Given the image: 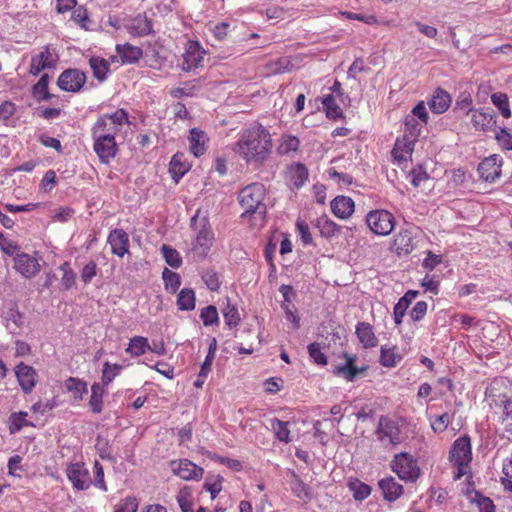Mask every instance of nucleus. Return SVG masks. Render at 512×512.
<instances>
[{
	"label": "nucleus",
	"instance_id": "f257e3e1",
	"mask_svg": "<svg viewBox=\"0 0 512 512\" xmlns=\"http://www.w3.org/2000/svg\"><path fill=\"white\" fill-rule=\"evenodd\" d=\"M232 150L247 164L263 165L273 152V137L260 123L243 128Z\"/></svg>",
	"mask_w": 512,
	"mask_h": 512
},
{
	"label": "nucleus",
	"instance_id": "f03ea898",
	"mask_svg": "<svg viewBox=\"0 0 512 512\" xmlns=\"http://www.w3.org/2000/svg\"><path fill=\"white\" fill-rule=\"evenodd\" d=\"M65 473L74 489L83 491L94 485L103 491H107L104 468L98 460L95 461L93 467L94 478L91 477L89 469L82 461L68 464Z\"/></svg>",
	"mask_w": 512,
	"mask_h": 512
},
{
	"label": "nucleus",
	"instance_id": "7ed1b4c3",
	"mask_svg": "<svg viewBox=\"0 0 512 512\" xmlns=\"http://www.w3.org/2000/svg\"><path fill=\"white\" fill-rule=\"evenodd\" d=\"M239 204L244 210L241 215L243 219L248 215L258 213L261 218L267 213V206L264 204L265 186L263 183L254 182L242 188L238 195Z\"/></svg>",
	"mask_w": 512,
	"mask_h": 512
},
{
	"label": "nucleus",
	"instance_id": "20e7f679",
	"mask_svg": "<svg viewBox=\"0 0 512 512\" xmlns=\"http://www.w3.org/2000/svg\"><path fill=\"white\" fill-rule=\"evenodd\" d=\"M471 444L466 436L457 438L449 451V459L455 468L454 479L470 474Z\"/></svg>",
	"mask_w": 512,
	"mask_h": 512
},
{
	"label": "nucleus",
	"instance_id": "39448f33",
	"mask_svg": "<svg viewBox=\"0 0 512 512\" xmlns=\"http://www.w3.org/2000/svg\"><path fill=\"white\" fill-rule=\"evenodd\" d=\"M128 123L127 113L118 109L112 114H104L98 118L92 128V137L114 138L121 131L124 124Z\"/></svg>",
	"mask_w": 512,
	"mask_h": 512
},
{
	"label": "nucleus",
	"instance_id": "423d86ee",
	"mask_svg": "<svg viewBox=\"0 0 512 512\" xmlns=\"http://www.w3.org/2000/svg\"><path fill=\"white\" fill-rule=\"evenodd\" d=\"M391 469L404 481L414 482L421 475L417 459L407 452H401L394 456L391 461Z\"/></svg>",
	"mask_w": 512,
	"mask_h": 512
},
{
	"label": "nucleus",
	"instance_id": "0eeeda50",
	"mask_svg": "<svg viewBox=\"0 0 512 512\" xmlns=\"http://www.w3.org/2000/svg\"><path fill=\"white\" fill-rule=\"evenodd\" d=\"M370 231L377 236H388L395 228V216L388 210H371L366 216Z\"/></svg>",
	"mask_w": 512,
	"mask_h": 512
},
{
	"label": "nucleus",
	"instance_id": "6e6552de",
	"mask_svg": "<svg viewBox=\"0 0 512 512\" xmlns=\"http://www.w3.org/2000/svg\"><path fill=\"white\" fill-rule=\"evenodd\" d=\"M376 436L386 448L395 447L402 442L401 429L398 423L387 417L380 418Z\"/></svg>",
	"mask_w": 512,
	"mask_h": 512
},
{
	"label": "nucleus",
	"instance_id": "1a4fd4ad",
	"mask_svg": "<svg viewBox=\"0 0 512 512\" xmlns=\"http://www.w3.org/2000/svg\"><path fill=\"white\" fill-rule=\"evenodd\" d=\"M206 50L198 43L189 40L182 54L181 68L185 72H191L202 66Z\"/></svg>",
	"mask_w": 512,
	"mask_h": 512
},
{
	"label": "nucleus",
	"instance_id": "9d476101",
	"mask_svg": "<svg viewBox=\"0 0 512 512\" xmlns=\"http://www.w3.org/2000/svg\"><path fill=\"white\" fill-rule=\"evenodd\" d=\"M86 82L87 76L84 72L77 69H67L60 74L57 85L65 92L78 93Z\"/></svg>",
	"mask_w": 512,
	"mask_h": 512
},
{
	"label": "nucleus",
	"instance_id": "9b49d317",
	"mask_svg": "<svg viewBox=\"0 0 512 512\" xmlns=\"http://www.w3.org/2000/svg\"><path fill=\"white\" fill-rule=\"evenodd\" d=\"M343 357L345 358V363L339 364L334 368V375L343 377L347 382H354L358 379L359 375H364L367 373L368 366L355 365L356 355H351L347 352H344Z\"/></svg>",
	"mask_w": 512,
	"mask_h": 512
},
{
	"label": "nucleus",
	"instance_id": "f8f14e48",
	"mask_svg": "<svg viewBox=\"0 0 512 512\" xmlns=\"http://www.w3.org/2000/svg\"><path fill=\"white\" fill-rule=\"evenodd\" d=\"M503 159L497 154L484 158L478 165L477 171L482 180L494 182L501 176Z\"/></svg>",
	"mask_w": 512,
	"mask_h": 512
},
{
	"label": "nucleus",
	"instance_id": "ddd939ff",
	"mask_svg": "<svg viewBox=\"0 0 512 512\" xmlns=\"http://www.w3.org/2000/svg\"><path fill=\"white\" fill-rule=\"evenodd\" d=\"M172 472L183 480H200L204 469L188 459L173 460L170 463Z\"/></svg>",
	"mask_w": 512,
	"mask_h": 512
},
{
	"label": "nucleus",
	"instance_id": "4468645a",
	"mask_svg": "<svg viewBox=\"0 0 512 512\" xmlns=\"http://www.w3.org/2000/svg\"><path fill=\"white\" fill-rule=\"evenodd\" d=\"M416 143L417 141L410 137L405 135L399 136L391 152L394 162L401 164L411 159Z\"/></svg>",
	"mask_w": 512,
	"mask_h": 512
},
{
	"label": "nucleus",
	"instance_id": "2eb2a0df",
	"mask_svg": "<svg viewBox=\"0 0 512 512\" xmlns=\"http://www.w3.org/2000/svg\"><path fill=\"white\" fill-rule=\"evenodd\" d=\"M94 140V151L98 155L101 162L108 164L119 151L117 142L114 138L106 137H93Z\"/></svg>",
	"mask_w": 512,
	"mask_h": 512
},
{
	"label": "nucleus",
	"instance_id": "dca6fc26",
	"mask_svg": "<svg viewBox=\"0 0 512 512\" xmlns=\"http://www.w3.org/2000/svg\"><path fill=\"white\" fill-rule=\"evenodd\" d=\"M416 248L412 231L402 229L395 235L391 250L398 256H408Z\"/></svg>",
	"mask_w": 512,
	"mask_h": 512
},
{
	"label": "nucleus",
	"instance_id": "f3484780",
	"mask_svg": "<svg viewBox=\"0 0 512 512\" xmlns=\"http://www.w3.org/2000/svg\"><path fill=\"white\" fill-rule=\"evenodd\" d=\"M467 117L474 130L479 132L491 130L496 124L495 116L490 109H475Z\"/></svg>",
	"mask_w": 512,
	"mask_h": 512
},
{
	"label": "nucleus",
	"instance_id": "a211bd4d",
	"mask_svg": "<svg viewBox=\"0 0 512 512\" xmlns=\"http://www.w3.org/2000/svg\"><path fill=\"white\" fill-rule=\"evenodd\" d=\"M330 207L333 215L341 220L349 219L355 211L354 200L344 195L336 196L331 202Z\"/></svg>",
	"mask_w": 512,
	"mask_h": 512
},
{
	"label": "nucleus",
	"instance_id": "6ab92c4d",
	"mask_svg": "<svg viewBox=\"0 0 512 512\" xmlns=\"http://www.w3.org/2000/svg\"><path fill=\"white\" fill-rule=\"evenodd\" d=\"M451 102L452 99L448 92L442 88H436L428 101V108L434 114H442L449 109Z\"/></svg>",
	"mask_w": 512,
	"mask_h": 512
},
{
	"label": "nucleus",
	"instance_id": "aec40b11",
	"mask_svg": "<svg viewBox=\"0 0 512 512\" xmlns=\"http://www.w3.org/2000/svg\"><path fill=\"white\" fill-rule=\"evenodd\" d=\"M108 244L112 248V254L123 257L128 253L129 239L125 231L116 229L108 235Z\"/></svg>",
	"mask_w": 512,
	"mask_h": 512
},
{
	"label": "nucleus",
	"instance_id": "412c9836",
	"mask_svg": "<svg viewBox=\"0 0 512 512\" xmlns=\"http://www.w3.org/2000/svg\"><path fill=\"white\" fill-rule=\"evenodd\" d=\"M379 487L387 501L393 502L402 496L404 487L393 476H388L379 481Z\"/></svg>",
	"mask_w": 512,
	"mask_h": 512
},
{
	"label": "nucleus",
	"instance_id": "4be33fe9",
	"mask_svg": "<svg viewBox=\"0 0 512 512\" xmlns=\"http://www.w3.org/2000/svg\"><path fill=\"white\" fill-rule=\"evenodd\" d=\"M59 61V56L54 48L51 46H46L43 50H41L38 54L37 65L34 70V76H36L40 71L46 69H54Z\"/></svg>",
	"mask_w": 512,
	"mask_h": 512
},
{
	"label": "nucleus",
	"instance_id": "5701e85b",
	"mask_svg": "<svg viewBox=\"0 0 512 512\" xmlns=\"http://www.w3.org/2000/svg\"><path fill=\"white\" fill-rule=\"evenodd\" d=\"M214 241V234L210 227H203L197 234L193 243V251L200 256H206Z\"/></svg>",
	"mask_w": 512,
	"mask_h": 512
},
{
	"label": "nucleus",
	"instance_id": "b1692460",
	"mask_svg": "<svg viewBox=\"0 0 512 512\" xmlns=\"http://www.w3.org/2000/svg\"><path fill=\"white\" fill-rule=\"evenodd\" d=\"M191 167L190 162L182 152L175 153L169 163V172L175 182H178Z\"/></svg>",
	"mask_w": 512,
	"mask_h": 512
},
{
	"label": "nucleus",
	"instance_id": "393cba45",
	"mask_svg": "<svg viewBox=\"0 0 512 512\" xmlns=\"http://www.w3.org/2000/svg\"><path fill=\"white\" fill-rule=\"evenodd\" d=\"M116 53L120 56V63L134 64L137 63L142 57V50L139 46H132V44H116Z\"/></svg>",
	"mask_w": 512,
	"mask_h": 512
},
{
	"label": "nucleus",
	"instance_id": "a878e982",
	"mask_svg": "<svg viewBox=\"0 0 512 512\" xmlns=\"http://www.w3.org/2000/svg\"><path fill=\"white\" fill-rule=\"evenodd\" d=\"M189 149L195 157H200L206 152V142L208 140L207 135L204 131L192 128L189 131Z\"/></svg>",
	"mask_w": 512,
	"mask_h": 512
},
{
	"label": "nucleus",
	"instance_id": "bb28decb",
	"mask_svg": "<svg viewBox=\"0 0 512 512\" xmlns=\"http://www.w3.org/2000/svg\"><path fill=\"white\" fill-rule=\"evenodd\" d=\"M356 335L360 343L365 348H373L378 344V338L375 335L373 326L368 322H358L356 325Z\"/></svg>",
	"mask_w": 512,
	"mask_h": 512
},
{
	"label": "nucleus",
	"instance_id": "cd10ccee",
	"mask_svg": "<svg viewBox=\"0 0 512 512\" xmlns=\"http://www.w3.org/2000/svg\"><path fill=\"white\" fill-rule=\"evenodd\" d=\"M147 350L161 353L163 351V347L161 350H157L152 348L149 343L148 339L144 336L136 335L129 339L128 345L125 348V352L130 354L131 356H140L144 354Z\"/></svg>",
	"mask_w": 512,
	"mask_h": 512
},
{
	"label": "nucleus",
	"instance_id": "c85d7f7f",
	"mask_svg": "<svg viewBox=\"0 0 512 512\" xmlns=\"http://www.w3.org/2000/svg\"><path fill=\"white\" fill-rule=\"evenodd\" d=\"M403 356L395 345H382L380 349V363L383 367H396Z\"/></svg>",
	"mask_w": 512,
	"mask_h": 512
},
{
	"label": "nucleus",
	"instance_id": "c756f323",
	"mask_svg": "<svg viewBox=\"0 0 512 512\" xmlns=\"http://www.w3.org/2000/svg\"><path fill=\"white\" fill-rule=\"evenodd\" d=\"M314 227L318 230L321 237L330 239L340 232V226L331 221L327 216H319Z\"/></svg>",
	"mask_w": 512,
	"mask_h": 512
},
{
	"label": "nucleus",
	"instance_id": "7c9ffc66",
	"mask_svg": "<svg viewBox=\"0 0 512 512\" xmlns=\"http://www.w3.org/2000/svg\"><path fill=\"white\" fill-rule=\"evenodd\" d=\"M292 494L298 499L308 502L311 497L310 488L299 478L295 472H291V480L289 482Z\"/></svg>",
	"mask_w": 512,
	"mask_h": 512
},
{
	"label": "nucleus",
	"instance_id": "2f4dec72",
	"mask_svg": "<svg viewBox=\"0 0 512 512\" xmlns=\"http://www.w3.org/2000/svg\"><path fill=\"white\" fill-rule=\"evenodd\" d=\"M129 29L134 35H147L152 31V23L145 14H138L131 20Z\"/></svg>",
	"mask_w": 512,
	"mask_h": 512
},
{
	"label": "nucleus",
	"instance_id": "473e14b6",
	"mask_svg": "<svg viewBox=\"0 0 512 512\" xmlns=\"http://www.w3.org/2000/svg\"><path fill=\"white\" fill-rule=\"evenodd\" d=\"M93 76L98 81H105L109 73V62L101 56H92L89 60Z\"/></svg>",
	"mask_w": 512,
	"mask_h": 512
},
{
	"label": "nucleus",
	"instance_id": "72a5a7b5",
	"mask_svg": "<svg viewBox=\"0 0 512 512\" xmlns=\"http://www.w3.org/2000/svg\"><path fill=\"white\" fill-rule=\"evenodd\" d=\"M19 385L25 393L32 391V367L19 363L15 368Z\"/></svg>",
	"mask_w": 512,
	"mask_h": 512
},
{
	"label": "nucleus",
	"instance_id": "f704fd0d",
	"mask_svg": "<svg viewBox=\"0 0 512 512\" xmlns=\"http://www.w3.org/2000/svg\"><path fill=\"white\" fill-rule=\"evenodd\" d=\"M300 140L290 134H282L278 140V154L288 155L299 149Z\"/></svg>",
	"mask_w": 512,
	"mask_h": 512
},
{
	"label": "nucleus",
	"instance_id": "c9c22d12",
	"mask_svg": "<svg viewBox=\"0 0 512 512\" xmlns=\"http://www.w3.org/2000/svg\"><path fill=\"white\" fill-rule=\"evenodd\" d=\"M289 180L296 187H301L308 178V170L302 163H295L288 169Z\"/></svg>",
	"mask_w": 512,
	"mask_h": 512
},
{
	"label": "nucleus",
	"instance_id": "e433bc0d",
	"mask_svg": "<svg viewBox=\"0 0 512 512\" xmlns=\"http://www.w3.org/2000/svg\"><path fill=\"white\" fill-rule=\"evenodd\" d=\"M105 395V390L103 386L99 383L93 384L91 388V397L89 401V407L91 411L95 414H99L103 410V397Z\"/></svg>",
	"mask_w": 512,
	"mask_h": 512
},
{
	"label": "nucleus",
	"instance_id": "4c0bfd02",
	"mask_svg": "<svg viewBox=\"0 0 512 512\" xmlns=\"http://www.w3.org/2000/svg\"><path fill=\"white\" fill-rule=\"evenodd\" d=\"M289 423L285 421H281L278 418H274L270 420V428H272V432H274V437L284 443H289L290 439V430L288 428Z\"/></svg>",
	"mask_w": 512,
	"mask_h": 512
},
{
	"label": "nucleus",
	"instance_id": "58836bf2",
	"mask_svg": "<svg viewBox=\"0 0 512 512\" xmlns=\"http://www.w3.org/2000/svg\"><path fill=\"white\" fill-rule=\"evenodd\" d=\"M196 297L195 292L189 288H183L177 297V306L179 310L191 311L195 308Z\"/></svg>",
	"mask_w": 512,
	"mask_h": 512
},
{
	"label": "nucleus",
	"instance_id": "ea45409f",
	"mask_svg": "<svg viewBox=\"0 0 512 512\" xmlns=\"http://www.w3.org/2000/svg\"><path fill=\"white\" fill-rule=\"evenodd\" d=\"M176 500L182 512H194L193 490L189 486H183L176 495Z\"/></svg>",
	"mask_w": 512,
	"mask_h": 512
},
{
	"label": "nucleus",
	"instance_id": "a19ab883",
	"mask_svg": "<svg viewBox=\"0 0 512 512\" xmlns=\"http://www.w3.org/2000/svg\"><path fill=\"white\" fill-rule=\"evenodd\" d=\"M424 126L425 124H422L419 120L414 119V116L407 115L404 122L403 135L418 141Z\"/></svg>",
	"mask_w": 512,
	"mask_h": 512
},
{
	"label": "nucleus",
	"instance_id": "79ce46f5",
	"mask_svg": "<svg viewBox=\"0 0 512 512\" xmlns=\"http://www.w3.org/2000/svg\"><path fill=\"white\" fill-rule=\"evenodd\" d=\"M224 477L220 474L208 475L205 478L203 488L211 495V499H215L223 489Z\"/></svg>",
	"mask_w": 512,
	"mask_h": 512
},
{
	"label": "nucleus",
	"instance_id": "37998d69",
	"mask_svg": "<svg viewBox=\"0 0 512 512\" xmlns=\"http://www.w3.org/2000/svg\"><path fill=\"white\" fill-rule=\"evenodd\" d=\"M491 102L504 118L509 119L511 117L512 113L507 94L501 92L493 93L491 95Z\"/></svg>",
	"mask_w": 512,
	"mask_h": 512
},
{
	"label": "nucleus",
	"instance_id": "c03bdc74",
	"mask_svg": "<svg viewBox=\"0 0 512 512\" xmlns=\"http://www.w3.org/2000/svg\"><path fill=\"white\" fill-rule=\"evenodd\" d=\"M50 76L48 74H43L38 82L34 84V97L39 100H50L55 97L48 90L50 83Z\"/></svg>",
	"mask_w": 512,
	"mask_h": 512
},
{
	"label": "nucleus",
	"instance_id": "a18cd8bd",
	"mask_svg": "<svg viewBox=\"0 0 512 512\" xmlns=\"http://www.w3.org/2000/svg\"><path fill=\"white\" fill-rule=\"evenodd\" d=\"M66 389L73 394L77 401L83 400L84 395L87 393V383L83 380L76 378H69L66 381Z\"/></svg>",
	"mask_w": 512,
	"mask_h": 512
},
{
	"label": "nucleus",
	"instance_id": "49530a36",
	"mask_svg": "<svg viewBox=\"0 0 512 512\" xmlns=\"http://www.w3.org/2000/svg\"><path fill=\"white\" fill-rule=\"evenodd\" d=\"M322 105L328 118L336 120L343 116L342 110L336 103L333 95H326L322 99Z\"/></svg>",
	"mask_w": 512,
	"mask_h": 512
},
{
	"label": "nucleus",
	"instance_id": "de8ad7c7",
	"mask_svg": "<svg viewBox=\"0 0 512 512\" xmlns=\"http://www.w3.org/2000/svg\"><path fill=\"white\" fill-rule=\"evenodd\" d=\"M71 18L75 21L80 27L88 30L91 27L92 20L89 15V11L84 6H75L72 11Z\"/></svg>",
	"mask_w": 512,
	"mask_h": 512
},
{
	"label": "nucleus",
	"instance_id": "09e8293b",
	"mask_svg": "<svg viewBox=\"0 0 512 512\" xmlns=\"http://www.w3.org/2000/svg\"><path fill=\"white\" fill-rule=\"evenodd\" d=\"M162 279L164 281L165 289L172 294L176 293L181 285L180 275L169 270L168 268L163 270Z\"/></svg>",
	"mask_w": 512,
	"mask_h": 512
},
{
	"label": "nucleus",
	"instance_id": "8fccbe9b",
	"mask_svg": "<svg viewBox=\"0 0 512 512\" xmlns=\"http://www.w3.org/2000/svg\"><path fill=\"white\" fill-rule=\"evenodd\" d=\"M121 369V364H110L109 362H104L102 383H100L101 386L105 389L121 373Z\"/></svg>",
	"mask_w": 512,
	"mask_h": 512
},
{
	"label": "nucleus",
	"instance_id": "3c124183",
	"mask_svg": "<svg viewBox=\"0 0 512 512\" xmlns=\"http://www.w3.org/2000/svg\"><path fill=\"white\" fill-rule=\"evenodd\" d=\"M161 253L165 262L170 267L176 269L182 265V258L176 249H173L170 246L163 244L161 247Z\"/></svg>",
	"mask_w": 512,
	"mask_h": 512
},
{
	"label": "nucleus",
	"instance_id": "603ef678",
	"mask_svg": "<svg viewBox=\"0 0 512 512\" xmlns=\"http://www.w3.org/2000/svg\"><path fill=\"white\" fill-rule=\"evenodd\" d=\"M30 262L31 259L28 254H19L14 258V268L25 278H30L32 275Z\"/></svg>",
	"mask_w": 512,
	"mask_h": 512
},
{
	"label": "nucleus",
	"instance_id": "864d4df0",
	"mask_svg": "<svg viewBox=\"0 0 512 512\" xmlns=\"http://www.w3.org/2000/svg\"><path fill=\"white\" fill-rule=\"evenodd\" d=\"M452 417L448 413L430 417V427L434 433L444 432L451 422Z\"/></svg>",
	"mask_w": 512,
	"mask_h": 512
},
{
	"label": "nucleus",
	"instance_id": "5fc2aeb1",
	"mask_svg": "<svg viewBox=\"0 0 512 512\" xmlns=\"http://www.w3.org/2000/svg\"><path fill=\"white\" fill-rule=\"evenodd\" d=\"M349 488L353 492V496L357 500H364L371 494L370 485L363 483L359 480H355L349 483Z\"/></svg>",
	"mask_w": 512,
	"mask_h": 512
},
{
	"label": "nucleus",
	"instance_id": "6e6d98bb",
	"mask_svg": "<svg viewBox=\"0 0 512 512\" xmlns=\"http://www.w3.org/2000/svg\"><path fill=\"white\" fill-rule=\"evenodd\" d=\"M138 509V500L135 496L124 497L114 506V512H136Z\"/></svg>",
	"mask_w": 512,
	"mask_h": 512
},
{
	"label": "nucleus",
	"instance_id": "4d7b16f0",
	"mask_svg": "<svg viewBox=\"0 0 512 512\" xmlns=\"http://www.w3.org/2000/svg\"><path fill=\"white\" fill-rule=\"evenodd\" d=\"M307 351L316 365H327V356L322 351L318 342H312L308 344Z\"/></svg>",
	"mask_w": 512,
	"mask_h": 512
},
{
	"label": "nucleus",
	"instance_id": "13d9d810",
	"mask_svg": "<svg viewBox=\"0 0 512 512\" xmlns=\"http://www.w3.org/2000/svg\"><path fill=\"white\" fill-rule=\"evenodd\" d=\"M200 318L205 326H211L219 322L218 310L215 306L209 305L201 310Z\"/></svg>",
	"mask_w": 512,
	"mask_h": 512
},
{
	"label": "nucleus",
	"instance_id": "bf43d9fd",
	"mask_svg": "<svg viewBox=\"0 0 512 512\" xmlns=\"http://www.w3.org/2000/svg\"><path fill=\"white\" fill-rule=\"evenodd\" d=\"M421 286L424 288V292L432 295L439 293L440 283L435 275L426 274L421 280Z\"/></svg>",
	"mask_w": 512,
	"mask_h": 512
},
{
	"label": "nucleus",
	"instance_id": "052dcab7",
	"mask_svg": "<svg viewBox=\"0 0 512 512\" xmlns=\"http://www.w3.org/2000/svg\"><path fill=\"white\" fill-rule=\"evenodd\" d=\"M499 146L505 150H512V132L506 128H499L495 134Z\"/></svg>",
	"mask_w": 512,
	"mask_h": 512
},
{
	"label": "nucleus",
	"instance_id": "680f3d73",
	"mask_svg": "<svg viewBox=\"0 0 512 512\" xmlns=\"http://www.w3.org/2000/svg\"><path fill=\"white\" fill-rule=\"evenodd\" d=\"M226 324L229 327H236L240 323V314L235 306L228 304L223 312Z\"/></svg>",
	"mask_w": 512,
	"mask_h": 512
},
{
	"label": "nucleus",
	"instance_id": "e2e57ef3",
	"mask_svg": "<svg viewBox=\"0 0 512 512\" xmlns=\"http://www.w3.org/2000/svg\"><path fill=\"white\" fill-rule=\"evenodd\" d=\"M26 412H19L18 414H12L9 418V429L12 434L18 432L24 425H27Z\"/></svg>",
	"mask_w": 512,
	"mask_h": 512
},
{
	"label": "nucleus",
	"instance_id": "0e129e2a",
	"mask_svg": "<svg viewBox=\"0 0 512 512\" xmlns=\"http://www.w3.org/2000/svg\"><path fill=\"white\" fill-rule=\"evenodd\" d=\"M295 227L303 245H311L313 243V239L308 224L298 219L296 221Z\"/></svg>",
	"mask_w": 512,
	"mask_h": 512
},
{
	"label": "nucleus",
	"instance_id": "69168bd1",
	"mask_svg": "<svg viewBox=\"0 0 512 512\" xmlns=\"http://www.w3.org/2000/svg\"><path fill=\"white\" fill-rule=\"evenodd\" d=\"M202 280L209 290L218 291L220 288V281L217 273L214 270H206L202 273Z\"/></svg>",
	"mask_w": 512,
	"mask_h": 512
},
{
	"label": "nucleus",
	"instance_id": "338daca9",
	"mask_svg": "<svg viewBox=\"0 0 512 512\" xmlns=\"http://www.w3.org/2000/svg\"><path fill=\"white\" fill-rule=\"evenodd\" d=\"M409 116H414V119L419 120L422 124L427 125L429 123V113L424 101H420L413 108Z\"/></svg>",
	"mask_w": 512,
	"mask_h": 512
},
{
	"label": "nucleus",
	"instance_id": "774afa93",
	"mask_svg": "<svg viewBox=\"0 0 512 512\" xmlns=\"http://www.w3.org/2000/svg\"><path fill=\"white\" fill-rule=\"evenodd\" d=\"M506 489L512 491V456L503 464V477L501 478Z\"/></svg>",
	"mask_w": 512,
	"mask_h": 512
}]
</instances>
